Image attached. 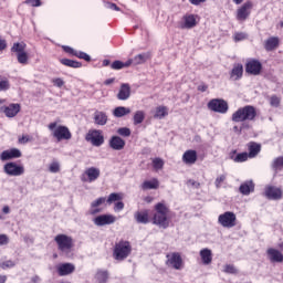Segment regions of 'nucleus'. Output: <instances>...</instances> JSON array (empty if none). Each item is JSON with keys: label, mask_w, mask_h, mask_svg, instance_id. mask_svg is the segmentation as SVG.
I'll return each mask as SVG.
<instances>
[{"label": "nucleus", "mask_w": 283, "mask_h": 283, "mask_svg": "<svg viewBox=\"0 0 283 283\" xmlns=\"http://www.w3.org/2000/svg\"><path fill=\"white\" fill-rule=\"evenodd\" d=\"M153 224L159 229H168L169 227V208L163 202L155 205V213L153 217Z\"/></svg>", "instance_id": "nucleus-1"}, {"label": "nucleus", "mask_w": 283, "mask_h": 283, "mask_svg": "<svg viewBox=\"0 0 283 283\" xmlns=\"http://www.w3.org/2000/svg\"><path fill=\"white\" fill-rule=\"evenodd\" d=\"M255 116H258V111L253 106L247 105L232 114V120L233 123H244L247 120H255Z\"/></svg>", "instance_id": "nucleus-2"}, {"label": "nucleus", "mask_w": 283, "mask_h": 283, "mask_svg": "<svg viewBox=\"0 0 283 283\" xmlns=\"http://www.w3.org/2000/svg\"><path fill=\"white\" fill-rule=\"evenodd\" d=\"M129 255H132V243H129V241H119L115 244L113 251L114 260H117V262H123V260H127Z\"/></svg>", "instance_id": "nucleus-3"}, {"label": "nucleus", "mask_w": 283, "mask_h": 283, "mask_svg": "<svg viewBox=\"0 0 283 283\" xmlns=\"http://www.w3.org/2000/svg\"><path fill=\"white\" fill-rule=\"evenodd\" d=\"M54 241L56 242L57 249L62 253V255L70 258L72 253V248L74 247L72 237H69L66 234H57L54 238Z\"/></svg>", "instance_id": "nucleus-4"}, {"label": "nucleus", "mask_w": 283, "mask_h": 283, "mask_svg": "<svg viewBox=\"0 0 283 283\" xmlns=\"http://www.w3.org/2000/svg\"><path fill=\"white\" fill-rule=\"evenodd\" d=\"M49 129L52 132L53 137L56 140H70L72 138V133H70V128L66 126H57L56 122L49 124Z\"/></svg>", "instance_id": "nucleus-5"}, {"label": "nucleus", "mask_w": 283, "mask_h": 283, "mask_svg": "<svg viewBox=\"0 0 283 283\" xmlns=\"http://www.w3.org/2000/svg\"><path fill=\"white\" fill-rule=\"evenodd\" d=\"M3 171L7 176L19 178V176H23V174H25V167L17 164L15 161H9L3 166Z\"/></svg>", "instance_id": "nucleus-6"}, {"label": "nucleus", "mask_w": 283, "mask_h": 283, "mask_svg": "<svg viewBox=\"0 0 283 283\" xmlns=\"http://www.w3.org/2000/svg\"><path fill=\"white\" fill-rule=\"evenodd\" d=\"M237 221L238 217L231 211H226L218 217V224L224 229H233V227L237 224Z\"/></svg>", "instance_id": "nucleus-7"}, {"label": "nucleus", "mask_w": 283, "mask_h": 283, "mask_svg": "<svg viewBox=\"0 0 283 283\" xmlns=\"http://www.w3.org/2000/svg\"><path fill=\"white\" fill-rule=\"evenodd\" d=\"M208 109L217 114H227L229 112V104L224 99L213 98L208 103Z\"/></svg>", "instance_id": "nucleus-8"}, {"label": "nucleus", "mask_w": 283, "mask_h": 283, "mask_svg": "<svg viewBox=\"0 0 283 283\" xmlns=\"http://www.w3.org/2000/svg\"><path fill=\"white\" fill-rule=\"evenodd\" d=\"M166 264L170 269H175V271H181L184 263H182V256H180V253L178 252H171L166 255Z\"/></svg>", "instance_id": "nucleus-9"}, {"label": "nucleus", "mask_w": 283, "mask_h": 283, "mask_svg": "<svg viewBox=\"0 0 283 283\" xmlns=\"http://www.w3.org/2000/svg\"><path fill=\"white\" fill-rule=\"evenodd\" d=\"M101 178V169L96 167L86 168L84 174L81 176L82 182H96Z\"/></svg>", "instance_id": "nucleus-10"}, {"label": "nucleus", "mask_w": 283, "mask_h": 283, "mask_svg": "<svg viewBox=\"0 0 283 283\" xmlns=\"http://www.w3.org/2000/svg\"><path fill=\"white\" fill-rule=\"evenodd\" d=\"M85 138L87 143H91L94 147H101V145L105 143V138L103 137V134H101V130H90Z\"/></svg>", "instance_id": "nucleus-11"}, {"label": "nucleus", "mask_w": 283, "mask_h": 283, "mask_svg": "<svg viewBox=\"0 0 283 283\" xmlns=\"http://www.w3.org/2000/svg\"><path fill=\"white\" fill-rule=\"evenodd\" d=\"M76 271V265L73 263H60L56 265V272L60 277L72 275Z\"/></svg>", "instance_id": "nucleus-12"}, {"label": "nucleus", "mask_w": 283, "mask_h": 283, "mask_svg": "<svg viewBox=\"0 0 283 283\" xmlns=\"http://www.w3.org/2000/svg\"><path fill=\"white\" fill-rule=\"evenodd\" d=\"M95 227H105L107 224H114L116 217L114 214H101L93 220Z\"/></svg>", "instance_id": "nucleus-13"}, {"label": "nucleus", "mask_w": 283, "mask_h": 283, "mask_svg": "<svg viewBox=\"0 0 283 283\" xmlns=\"http://www.w3.org/2000/svg\"><path fill=\"white\" fill-rule=\"evenodd\" d=\"M251 8H253V2L248 1L243 3V6L237 11L238 21H247L251 14Z\"/></svg>", "instance_id": "nucleus-14"}, {"label": "nucleus", "mask_w": 283, "mask_h": 283, "mask_svg": "<svg viewBox=\"0 0 283 283\" xmlns=\"http://www.w3.org/2000/svg\"><path fill=\"white\" fill-rule=\"evenodd\" d=\"M20 112V104H10L9 106L0 107V113H3L7 116V118H14V116H17V114H19Z\"/></svg>", "instance_id": "nucleus-15"}, {"label": "nucleus", "mask_w": 283, "mask_h": 283, "mask_svg": "<svg viewBox=\"0 0 283 283\" xmlns=\"http://www.w3.org/2000/svg\"><path fill=\"white\" fill-rule=\"evenodd\" d=\"M245 72L248 74H252L253 76H258V74L262 72V63H260L258 60H250L245 64Z\"/></svg>", "instance_id": "nucleus-16"}, {"label": "nucleus", "mask_w": 283, "mask_h": 283, "mask_svg": "<svg viewBox=\"0 0 283 283\" xmlns=\"http://www.w3.org/2000/svg\"><path fill=\"white\" fill-rule=\"evenodd\" d=\"M181 30H191L198 25V15L196 14H186L182 18Z\"/></svg>", "instance_id": "nucleus-17"}, {"label": "nucleus", "mask_w": 283, "mask_h": 283, "mask_svg": "<svg viewBox=\"0 0 283 283\" xmlns=\"http://www.w3.org/2000/svg\"><path fill=\"white\" fill-rule=\"evenodd\" d=\"M21 156L22 154L20 149L11 148L1 153L0 160H12L14 158H21Z\"/></svg>", "instance_id": "nucleus-18"}, {"label": "nucleus", "mask_w": 283, "mask_h": 283, "mask_svg": "<svg viewBox=\"0 0 283 283\" xmlns=\"http://www.w3.org/2000/svg\"><path fill=\"white\" fill-rule=\"evenodd\" d=\"M253 191H255V184L253 182V180H245L239 187V192L242 196H251Z\"/></svg>", "instance_id": "nucleus-19"}, {"label": "nucleus", "mask_w": 283, "mask_h": 283, "mask_svg": "<svg viewBox=\"0 0 283 283\" xmlns=\"http://www.w3.org/2000/svg\"><path fill=\"white\" fill-rule=\"evenodd\" d=\"M265 196L269 200H282V190L277 187H266Z\"/></svg>", "instance_id": "nucleus-20"}, {"label": "nucleus", "mask_w": 283, "mask_h": 283, "mask_svg": "<svg viewBox=\"0 0 283 283\" xmlns=\"http://www.w3.org/2000/svg\"><path fill=\"white\" fill-rule=\"evenodd\" d=\"M134 219L137 224H149V210H138L134 213Z\"/></svg>", "instance_id": "nucleus-21"}, {"label": "nucleus", "mask_w": 283, "mask_h": 283, "mask_svg": "<svg viewBox=\"0 0 283 283\" xmlns=\"http://www.w3.org/2000/svg\"><path fill=\"white\" fill-rule=\"evenodd\" d=\"M198 161V151L193 149L186 150L182 155V163L185 165H196Z\"/></svg>", "instance_id": "nucleus-22"}, {"label": "nucleus", "mask_w": 283, "mask_h": 283, "mask_svg": "<svg viewBox=\"0 0 283 283\" xmlns=\"http://www.w3.org/2000/svg\"><path fill=\"white\" fill-rule=\"evenodd\" d=\"M107 202V199L105 197H99L98 199L92 201L91 203V216H96V213H101L103 209H101V205H105Z\"/></svg>", "instance_id": "nucleus-23"}, {"label": "nucleus", "mask_w": 283, "mask_h": 283, "mask_svg": "<svg viewBox=\"0 0 283 283\" xmlns=\"http://www.w3.org/2000/svg\"><path fill=\"white\" fill-rule=\"evenodd\" d=\"M132 96V87L129 84H122L117 94L118 101H127Z\"/></svg>", "instance_id": "nucleus-24"}, {"label": "nucleus", "mask_w": 283, "mask_h": 283, "mask_svg": "<svg viewBox=\"0 0 283 283\" xmlns=\"http://www.w3.org/2000/svg\"><path fill=\"white\" fill-rule=\"evenodd\" d=\"M109 147L115 151H120V149H125V142L119 136H113L109 140Z\"/></svg>", "instance_id": "nucleus-25"}, {"label": "nucleus", "mask_w": 283, "mask_h": 283, "mask_svg": "<svg viewBox=\"0 0 283 283\" xmlns=\"http://www.w3.org/2000/svg\"><path fill=\"white\" fill-rule=\"evenodd\" d=\"M242 74H244V67L242 64H234L230 73V78L232 81H240V78H242Z\"/></svg>", "instance_id": "nucleus-26"}, {"label": "nucleus", "mask_w": 283, "mask_h": 283, "mask_svg": "<svg viewBox=\"0 0 283 283\" xmlns=\"http://www.w3.org/2000/svg\"><path fill=\"white\" fill-rule=\"evenodd\" d=\"M268 258L270 262H283V254L280 252V250H275L273 248L268 249Z\"/></svg>", "instance_id": "nucleus-27"}, {"label": "nucleus", "mask_w": 283, "mask_h": 283, "mask_svg": "<svg viewBox=\"0 0 283 283\" xmlns=\"http://www.w3.org/2000/svg\"><path fill=\"white\" fill-rule=\"evenodd\" d=\"M280 45V38L277 36H271L264 43V49L266 52H273V50H276V48Z\"/></svg>", "instance_id": "nucleus-28"}, {"label": "nucleus", "mask_w": 283, "mask_h": 283, "mask_svg": "<svg viewBox=\"0 0 283 283\" xmlns=\"http://www.w3.org/2000/svg\"><path fill=\"white\" fill-rule=\"evenodd\" d=\"M203 264L209 265L213 261V253L208 248H205L199 253Z\"/></svg>", "instance_id": "nucleus-29"}, {"label": "nucleus", "mask_w": 283, "mask_h": 283, "mask_svg": "<svg viewBox=\"0 0 283 283\" xmlns=\"http://www.w3.org/2000/svg\"><path fill=\"white\" fill-rule=\"evenodd\" d=\"M149 59H151V53L144 52V53H139V54L135 55L133 57V62H134V65H144V63L146 61H149Z\"/></svg>", "instance_id": "nucleus-30"}, {"label": "nucleus", "mask_w": 283, "mask_h": 283, "mask_svg": "<svg viewBox=\"0 0 283 283\" xmlns=\"http://www.w3.org/2000/svg\"><path fill=\"white\" fill-rule=\"evenodd\" d=\"M248 149H249V158H255V156H258V154H260L262 146L258 143H250L248 145Z\"/></svg>", "instance_id": "nucleus-31"}, {"label": "nucleus", "mask_w": 283, "mask_h": 283, "mask_svg": "<svg viewBox=\"0 0 283 283\" xmlns=\"http://www.w3.org/2000/svg\"><path fill=\"white\" fill-rule=\"evenodd\" d=\"M94 120L96 125H107V114L104 112L97 111L94 113Z\"/></svg>", "instance_id": "nucleus-32"}, {"label": "nucleus", "mask_w": 283, "mask_h": 283, "mask_svg": "<svg viewBox=\"0 0 283 283\" xmlns=\"http://www.w3.org/2000/svg\"><path fill=\"white\" fill-rule=\"evenodd\" d=\"M113 114L115 118H123V116L132 114V109L129 107L118 106L114 109Z\"/></svg>", "instance_id": "nucleus-33"}, {"label": "nucleus", "mask_w": 283, "mask_h": 283, "mask_svg": "<svg viewBox=\"0 0 283 283\" xmlns=\"http://www.w3.org/2000/svg\"><path fill=\"white\" fill-rule=\"evenodd\" d=\"M60 63L65 65L66 67H73L74 70H78V67H83V63L70 59H61Z\"/></svg>", "instance_id": "nucleus-34"}, {"label": "nucleus", "mask_w": 283, "mask_h": 283, "mask_svg": "<svg viewBox=\"0 0 283 283\" xmlns=\"http://www.w3.org/2000/svg\"><path fill=\"white\" fill-rule=\"evenodd\" d=\"M169 115V109L167 108V106H158L155 111V118H158L159 120H163V118H165V116Z\"/></svg>", "instance_id": "nucleus-35"}, {"label": "nucleus", "mask_w": 283, "mask_h": 283, "mask_svg": "<svg viewBox=\"0 0 283 283\" xmlns=\"http://www.w3.org/2000/svg\"><path fill=\"white\" fill-rule=\"evenodd\" d=\"M158 187H160V182L158 181V179L146 180L142 185V189H145V190L158 189Z\"/></svg>", "instance_id": "nucleus-36"}, {"label": "nucleus", "mask_w": 283, "mask_h": 283, "mask_svg": "<svg viewBox=\"0 0 283 283\" xmlns=\"http://www.w3.org/2000/svg\"><path fill=\"white\" fill-rule=\"evenodd\" d=\"M108 279H109V273H107V271H104V270H98L95 275V280H97L98 283H105L107 282Z\"/></svg>", "instance_id": "nucleus-37"}, {"label": "nucleus", "mask_w": 283, "mask_h": 283, "mask_svg": "<svg viewBox=\"0 0 283 283\" xmlns=\"http://www.w3.org/2000/svg\"><path fill=\"white\" fill-rule=\"evenodd\" d=\"M8 90H10V80L3 75H0V92H8Z\"/></svg>", "instance_id": "nucleus-38"}, {"label": "nucleus", "mask_w": 283, "mask_h": 283, "mask_svg": "<svg viewBox=\"0 0 283 283\" xmlns=\"http://www.w3.org/2000/svg\"><path fill=\"white\" fill-rule=\"evenodd\" d=\"M133 120H134V125H140L143 123V120H145V112L137 111L134 114Z\"/></svg>", "instance_id": "nucleus-39"}, {"label": "nucleus", "mask_w": 283, "mask_h": 283, "mask_svg": "<svg viewBox=\"0 0 283 283\" xmlns=\"http://www.w3.org/2000/svg\"><path fill=\"white\" fill-rule=\"evenodd\" d=\"M272 168L274 171H282L283 169V157H277L272 163Z\"/></svg>", "instance_id": "nucleus-40"}, {"label": "nucleus", "mask_w": 283, "mask_h": 283, "mask_svg": "<svg viewBox=\"0 0 283 283\" xmlns=\"http://www.w3.org/2000/svg\"><path fill=\"white\" fill-rule=\"evenodd\" d=\"M247 39H249V34H247L244 32H235L233 34V41L235 43H240V41H247Z\"/></svg>", "instance_id": "nucleus-41"}, {"label": "nucleus", "mask_w": 283, "mask_h": 283, "mask_svg": "<svg viewBox=\"0 0 283 283\" xmlns=\"http://www.w3.org/2000/svg\"><path fill=\"white\" fill-rule=\"evenodd\" d=\"M118 200H123V195L117 193V192H113L108 196L106 202L108 205H112V202H118Z\"/></svg>", "instance_id": "nucleus-42"}, {"label": "nucleus", "mask_w": 283, "mask_h": 283, "mask_svg": "<svg viewBox=\"0 0 283 283\" xmlns=\"http://www.w3.org/2000/svg\"><path fill=\"white\" fill-rule=\"evenodd\" d=\"M11 52H15L17 54L25 52V44L19 42L14 43L11 48Z\"/></svg>", "instance_id": "nucleus-43"}, {"label": "nucleus", "mask_w": 283, "mask_h": 283, "mask_svg": "<svg viewBox=\"0 0 283 283\" xmlns=\"http://www.w3.org/2000/svg\"><path fill=\"white\" fill-rule=\"evenodd\" d=\"M50 174H59L61 171V164L56 160L52 161L49 166Z\"/></svg>", "instance_id": "nucleus-44"}, {"label": "nucleus", "mask_w": 283, "mask_h": 283, "mask_svg": "<svg viewBox=\"0 0 283 283\" xmlns=\"http://www.w3.org/2000/svg\"><path fill=\"white\" fill-rule=\"evenodd\" d=\"M17 59L21 65H28V53L25 51L18 53Z\"/></svg>", "instance_id": "nucleus-45"}, {"label": "nucleus", "mask_w": 283, "mask_h": 283, "mask_svg": "<svg viewBox=\"0 0 283 283\" xmlns=\"http://www.w3.org/2000/svg\"><path fill=\"white\" fill-rule=\"evenodd\" d=\"M153 167L158 171L159 169H163V167H165V161L161 158L157 157L153 159Z\"/></svg>", "instance_id": "nucleus-46"}, {"label": "nucleus", "mask_w": 283, "mask_h": 283, "mask_svg": "<svg viewBox=\"0 0 283 283\" xmlns=\"http://www.w3.org/2000/svg\"><path fill=\"white\" fill-rule=\"evenodd\" d=\"M235 163H247L249 160V154L247 153H240L238 154L234 159Z\"/></svg>", "instance_id": "nucleus-47"}, {"label": "nucleus", "mask_w": 283, "mask_h": 283, "mask_svg": "<svg viewBox=\"0 0 283 283\" xmlns=\"http://www.w3.org/2000/svg\"><path fill=\"white\" fill-rule=\"evenodd\" d=\"M77 59H82L83 61H92V57L90 56V54L83 52V51H75V55Z\"/></svg>", "instance_id": "nucleus-48"}, {"label": "nucleus", "mask_w": 283, "mask_h": 283, "mask_svg": "<svg viewBox=\"0 0 283 283\" xmlns=\"http://www.w3.org/2000/svg\"><path fill=\"white\" fill-rule=\"evenodd\" d=\"M117 134L124 138H128V136H132V130L128 127H122L117 129Z\"/></svg>", "instance_id": "nucleus-49"}, {"label": "nucleus", "mask_w": 283, "mask_h": 283, "mask_svg": "<svg viewBox=\"0 0 283 283\" xmlns=\"http://www.w3.org/2000/svg\"><path fill=\"white\" fill-rule=\"evenodd\" d=\"M223 272L229 273L231 275H235V273H238V269H235V266L232 264H227L224 265Z\"/></svg>", "instance_id": "nucleus-50"}, {"label": "nucleus", "mask_w": 283, "mask_h": 283, "mask_svg": "<svg viewBox=\"0 0 283 283\" xmlns=\"http://www.w3.org/2000/svg\"><path fill=\"white\" fill-rule=\"evenodd\" d=\"M270 105L271 107H280V97H277V95H272L270 97Z\"/></svg>", "instance_id": "nucleus-51"}, {"label": "nucleus", "mask_w": 283, "mask_h": 283, "mask_svg": "<svg viewBox=\"0 0 283 283\" xmlns=\"http://www.w3.org/2000/svg\"><path fill=\"white\" fill-rule=\"evenodd\" d=\"M14 265H15L14 261L8 260V261H4V262L0 263V269H3V270L12 269V268H14Z\"/></svg>", "instance_id": "nucleus-52"}, {"label": "nucleus", "mask_w": 283, "mask_h": 283, "mask_svg": "<svg viewBox=\"0 0 283 283\" xmlns=\"http://www.w3.org/2000/svg\"><path fill=\"white\" fill-rule=\"evenodd\" d=\"M224 180H227V175H221V176L217 177V179L214 181L217 189H220V187H222V184Z\"/></svg>", "instance_id": "nucleus-53"}, {"label": "nucleus", "mask_w": 283, "mask_h": 283, "mask_svg": "<svg viewBox=\"0 0 283 283\" xmlns=\"http://www.w3.org/2000/svg\"><path fill=\"white\" fill-rule=\"evenodd\" d=\"M10 244V238L7 234H0V247Z\"/></svg>", "instance_id": "nucleus-54"}, {"label": "nucleus", "mask_w": 283, "mask_h": 283, "mask_svg": "<svg viewBox=\"0 0 283 283\" xmlns=\"http://www.w3.org/2000/svg\"><path fill=\"white\" fill-rule=\"evenodd\" d=\"M112 70H123V61L116 60L111 65Z\"/></svg>", "instance_id": "nucleus-55"}, {"label": "nucleus", "mask_w": 283, "mask_h": 283, "mask_svg": "<svg viewBox=\"0 0 283 283\" xmlns=\"http://www.w3.org/2000/svg\"><path fill=\"white\" fill-rule=\"evenodd\" d=\"M52 83L55 87H63V85H65V81H63L61 77L53 78Z\"/></svg>", "instance_id": "nucleus-56"}, {"label": "nucleus", "mask_w": 283, "mask_h": 283, "mask_svg": "<svg viewBox=\"0 0 283 283\" xmlns=\"http://www.w3.org/2000/svg\"><path fill=\"white\" fill-rule=\"evenodd\" d=\"M24 3L32 6V8L41 7V0H25Z\"/></svg>", "instance_id": "nucleus-57"}, {"label": "nucleus", "mask_w": 283, "mask_h": 283, "mask_svg": "<svg viewBox=\"0 0 283 283\" xmlns=\"http://www.w3.org/2000/svg\"><path fill=\"white\" fill-rule=\"evenodd\" d=\"M125 209V203L123 201H117L114 207L115 212H120Z\"/></svg>", "instance_id": "nucleus-58"}, {"label": "nucleus", "mask_w": 283, "mask_h": 283, "mask_svg": "<svg viewBox=\"0 0 283 283\" xmlns=\"http://www.w3.org/2000/svg\"><path fill=\"white\" fill-rule=\"evenodd\" d=\"M105 8H107L108 10H115V12H120V8H118L116 3L107 2L105 4Z\"/></svg>", "instance_id": "nucleus-59"}, {"label": "nucleus", "mask_w": 283, "mask_h": 283, "mask_svg": "<svg viewBox=\"0 0 283 283\" xmlns=\"http://www.w3.org/2000/svg\"><path fill=\"white\" fill-rule=\"evenodd\" d=\"M63 50L67 54H72V56H74L76 54V50H74L72 46H63Z\"/></svg>", "instance_id": "nucleus-60"}, {"label": "nucleus", "mask_w": 283, "mask_h": 283, "mask_svg": "<svg viewBox=\"0 0 283 283\" xmlns=\"http://www.w3.org/2000/svg\"><path fill=\"white\" fill-rule=\"evenodd\" d=\"M20 145H25L27 143H30V137L28 135H24L19 138Z\"/></svg>", "instance_id": "nucleus-61"}, {"label": "nucleus", "mask_w": 283, "mask_h": 283, "mask_svg": "<svg viewBox=\"0 0 283 283\" xmlns=\"http://www.w3.org/2000/svg\"><path fill=\"white\" fill-rule=\"evenodd\" d=\"M8 48V44L6 43V40L0 38V52H3Z\"/></svg>", "instance_id": "nucleus-62"}, {"label": "nucleus", "mask_w": 283, "mask_h": 283, "mask_svg": "<svg viewBox=\"0 0 283 283\" xmlns=\"http://www.w3.org/2000/svg\"><path fill=\"white\" fill-rule=\"evenodd\" d=\"M130 65H134V59H129L126 62H123V67H129Z\"/></svg>", "instance_id": "nucleus-63"}, {"label": "nucleus", "mask_w": 283, "mask_h": 283, "mask_svg": "<svg viewBox=\"0 0 283 283\" xmlns=\"http://www.w3.org/2000/svg\"><path fill=\"white\" fill-rule=\"evenodd\" d=\"M31 282H33V283H39V282H41V276L34 275L33 277H31Z\"/></svg>", "instance_id": "nucleus-64"}]
</instances>
